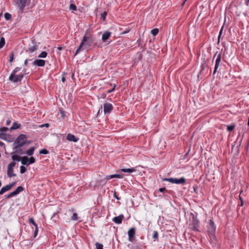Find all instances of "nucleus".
Segmentation results:
<instances>
[{
  "instance_id": "nucleus-1",
  "label": "nucleus",
  "mask_w": 249,
  "mask_h": 249,
  "mask_svg": "<svg viewBox=\"0 0 249 249\" xmlns=\"http://www.w3.org/2000/svg\"><path fill=\"white\" fill-rule=\"evenodd\" d=\"M27 137L24 134H20L15 140L14 145V148H21L26 144Z\"/></svg>"
},
{
  "instance_id": "nucleus-2",
  "label": "nucleus",
  "mask_w": 249,
  "mask_h": 249,
  "mask_svg": "<svg viewBox=\"0 0 249 249\" xmlns=\"http://www.w3.org/2000/svg\"><path fill=\"white\" fill-rule=\"evenodd\" d=\"M91 43L92 42L90 40V38L85 36L82 39V42L79 47L76 51L75 55H76L82 49H87V46H90L91 45Z\"/></svg>"
},
{
  "instance_id": "nucleus-3",
  "label": "nucleus",
  "mask_w": 249,
  "mask_h": 249,
  "mask_svg": "<svg viewBox=\"0 0 249 249\" xmlns=\"http://www.w3.org/2000/svg\"><path fill=\"white\" fill-rule=\"evenodd\" d=\"M221 55L222 54H221V53H218V52H216L213 56V60L215 58H216V59H215V64L213 74H214L218 70V68L219 66V64H220V63L221 62Z\"/></svg>"
},
{
  "instance_id": "nucleus-4",
  "label": "nucleus",
  "mask_w": 249,
  "mask_h": 249,
  "mask_svg": "<svg viewBox=\"0 0 249 249\" xmlns=\"http://www.w3.org/2000/svg\"><path fill=\"white\" fill-rule=\"evenodd\" d=\"M163 180L167 181L172 183L184 184L186 182V179L184 178L179 179L177 178H164Z\"/></svg>"
},
{
  "instance_id": "nucleus-5",
  "label": "nucleus",
  "mask_w": 249,
  "mask_h": 249,
  "mask_svg": "<svg viewBox=\"0 0 249 249\" xmlns=\"http://www.w3.org/2000/svg\"><path fill=\"white\" fill-rule=\"evenodd\" d=\"M216 230V227L214 222L210 220L208 225V232L209 235L213 236L214 235Z\"/></svg>"
},
{
  "instance_id": "nucleus-6",
  "label": "nucleus",
  "mask_w": 249,
  "mask_h": 249,
  "mask_svg": "<svg viewBox=\"0 0 249 249\" xmlns=\"http://www.w3.org/2000/svg\"><path fill=\"white\" fill-rule=\"evenodd\" d=\"M23 77V74H11L9 77V80L13 82L17 83L18 82L20 81Z\"/></svg>"
},
{
  "instance_id": "nucleus-7",
  "label": "nucleus",
  "mask_w": 249,
  "mask_h": 249,
  "mask_svg": "<svg viewBox=\"0 0 249 249\" xmlns=\"http://www.w3.org/2000/svg\"><path fill=\"white\" fill-rule=\"evenodd\" d=\"M135 229L134 228H130L128 231L129 240L133 242L135 239Z\"/></svg>"
},
{
  "instance_id": "nucleus-8",
  "label": "nucleus",
  "mask_w": 249,
  "mask_h": 249,
  "mask_svg": "<svg viewBox=\"0 0 249 249\" xmlns=\"http://www.w3.org/2000/svg\"><path fill=\"white\" fill-rule=\"evenodd\" d=\"M112 109L113 106L111 104L109 103L104 104V111L105 114L110 113Z\"/></svg>"
},
{
  "instance_id": "nucleus-9",
  "label": "nucleus",
  "mask_w": 249,
  "mask_h": 249,
  "mask_svg": "<svg viewBox=\"0 0 249 249\" xmlns=\"http://www.w3.org/2000/svg\"><path fill=\"white\" fill-rule=\"evenodd\" d=\"M27 1V0H17V4L21 11H22L25 8Z\"/></svg>"
},
{
  "instance_id": "nucleus-10",
  "label": "nucleus",
  "mask_w": 249,
  "mask_h": 249,
  "mask_svg": "<svg viewBox=\"0 0 249 249\" xmlns=\"http://www.w3.org/2000/svg\"><path fill=\"white\" fill-rule=\"evenodd\" d=\"M199 227V221L196 218H195L194 217L193 218V223H192V229L194 230V231H197L198 228Z\"/></svg>"
},
{
  "instance_id": "nucleus-11",
  "label": "nucleus",
  "mask_w": 249,
  "mask_h": 249,
  "mask_svg": "<svg viewBox=\"0 0 249 249\" xmlns=\"http://www.w3.org/2000/svg\"><path fill=\"white\" fill-rule=\"evenodd\" d=\"M66 139L70 142H77L79 139L78 138H76L74 135L71 134H68L66 137Z\"/></svg>"
},
{
  "instance_id": "nucleus-12",
  "label": "nucleus",
  "mask_w": 249,
  "mask_h": 249,
  "mask_svg": "<svg viewBox=\"0 0 249 249\" xmlns=\"http://www.w3.org/2000/svg\"><path fill=\"white\" fill-rule=\"evenodd\" d=\"M33 64L34 65L43 67L45 64V61L42 59H36L33 62Z\"/></svg>"
},
{
  "instance_id": "nucleus-13",
  "label": "nucleus",
  "mask_w": 249,
  "mask_h": 249,
  "mask_svg": "<svg viewBox=\"0 0 249 249\" xmlns=\"http://www.w3.org/2000/svg\"><path fill=\"white\" fill-rule=\"evenodd\" d=\"M124 218V216L123 214L120 215L118 216H116L113 218V221L117 223V224H121L122 222V220Z\"/></svg>"
},
{
  "instance_id": "nucleus-14",
  "label": "nucleus",
  "mask_w": 249,
  "mask_h": 249,
  "mask_svg": "<svg viewBox=\"0 0 249 249\" xmlns=\"http://www.w3.org/2000/svg\"><path fill=\"white\" fill-rule=\"evenodd\" d=\"M23 188L22 186H18L17 188V189L13 192H11L12 196H14L18 194L20 192H22L23 190Z\"/></svg>"
},
{
  "instance_id": "nucleus-15",
  "label": "nucleus",
  "mask_w": 249,
  "mask_h": 249,
  "mask_svg": "<svg viewBox=\"0 0 249 249\" xmlns=\"http://www.w3.org/2000/svg\"><path fill=\"white\" fill-rule=\"evenodd\" d=\"M123 177V175H121V174H114V175H109V176H107L106 177V179H107V180H109L110 179H111V178H121Z\"/></svg>"
},
{
  "instance_id": "nucleus-16",
  "label": "nucleus",
  "mask_w": 249,
  "mask_h": 249,
  "mask_svg": "<svg viewBox=\"0 0 249 249\" xmlns=\"http://www.w3.org/2000/svg\"><path fill=\"white\" fill-rule=\"evenodd\" d=\"M13 168H7V176L9 178H11L12 177L16 176V174L13 173Z\"/></svg>"
},
{
  "instance_id": "nucleus-17",
  "label": "nucleus",
  "mask_w": 249,
  "mask_h": 249,
  "mask_svg": "<svg viewBox=\"0 0 249 249\" xmlns=\"http://www.w3.org/2000/svg\"><path fill=\"white\" fill-rule=\"evenodd\" d=\"M111 33L109 32H105L102 35V40L103 41L106 42L107 39L110 37Z\"/></svg>"
},
{
  "instance_id": "nucleus-18",
  "label": "nucleus",
  "mask_w": 249,
  "mask_h": 249,
  "mask_svg": "<svg viewBox=\"0 0 249 249\" xmlns=\"http://www.w3.org/2000/svg\"><path fill=\"white\" fill-rule=\"evenodd\" d=\"M11 189L10 188V186H8V185H7L4 187H3L0 191V195H2L3 194H4V193H5L6 192L10 190Z\"/></svg>"
},
{
  "instance_id": "nucleus-19",
  "label": "nucleus",
  "mask_w": 249,
  "mask_h": 249,
  "mask_svg": "<svg viewBox=\"0 0 249 249\" xmlns=\"http://www.w3.org/2000/svg\"><path fill=\"white\" fill-rule=\"evenodd\" d=\"M121 171L124 173H132L135 172L136 171V169L135 168L128 169L122 168L121 169Z\"/></svg>"
},
{
  "instance_id": "nucleus-20",
  "label": "nucleus",
  "mask_w": 249,
  "mask_h": 249,
  "mask_svg": "<svg viewBox=\"0 0 249 249\" xmlns=\"http://www.w3.org/2000/svg\"><path fill=\"white\" fill-rule=\"evenodd\" d=\"M21 162L22 165H26L27 164V162L29 160V158L26 156H24L21 158Z\"/></svg>"
},
{
  "instance_id": "nucleus-21",
  "label": "nucleus",
  "mask_w": 249,
  "mask_h": 249,
  "mask_svg": "<svg viewBox=\"0 0 249 249\" xmlns=\"http://www.w3.org/2000/svg\"><path fill=\"white\" fill-rule=\"evenodd\" d=\"M37 49V45H34L32 47H29L27 51L30 52L31 53H33L34 51H36Z\"/></svg>"
},
{
  "instance_id": "nucleus-22",
  "label": "nucleus",
  "mask_w": 249,
  "mask_h": 249,
  "mask_svg": "<svg viewBox=\"0 0 249 249\" xmlns=\"http://www.w3.org/2000/svg\"><path fill=\"white\" fill-rule=\"evenodd\" d=\"M20 126V124H18L17 123L15 122L13 123L12 126L10 128V129L14 130V129H17L18 128H19Z\"/></svg>"
},
{
  "instance_id": "nucleus-23",
  "label": "nucleus",
  "mask_w": 249,
  "mask_h": 249,
  "mask_svg": "<svg viewBox=\"0 0 249 249\" xmlns=\"http://www.w3.org/2000/svg\"><path fill=\"white\" fill-rule=\"evenodd\" d=\"M35 148L34 147H31L28 150L25 152V153L28 156H32L33 155Z\"/></svg>"
},
{
  "instance_id": "nucleus-24",
  "label": "nucleus",
  "mask_w": 249,
  "mask_h": 249,
  "mask_svg": "<svg viewBox=\"0 0 249 249\" xmlns=\"http://www.w3.org/2000/svg\"><path fill=\"white\" fill-rule=\"evenodd\" d=\"M12 159L13 160L19 161L20 160L21 157L18 155H12Z\"/></svg>"
},
{
  "instance_id": "nucleus-25",
  "label": "nucleus",
  "mask_w": 249,
  "mask_h": 249,
  "mask_svg": "<svg viewBox=\"0 0 249 249\" xmlns=\"http://www.w3.org/2000/svg\"><path fill=\"white\" fill-rule=\"evenodd\" d=\"M5 43L4 38L3 37H1L0 40V49H1L4 46Z\"/></svg>"
},
{
  "instance_id": "nucleus-26",
  "label": "nucleus",
  "mask_w": 249,
  "mask_h": 249,
  "mask_svg": "<svg viewBox=\"0 0 249 249\" xmlns=\"http://www.w3.org/2000/svg\"><path fill=\"white\" fill-rule=\"evenodd\" d=\"M47 55V53L45 51H43L40 53L38 55V57L39 58H45Z\"/></svg>"
},
{
  "instance_id": "nucleus-27",
  "label": "nucleus",
  "mask_w": 249,
  "mask_h": 249,
  "mask_svg": "<svg viewBox=\"0 0 249 249\" xmlns=\"http://www.w3.org/2000/svg\"><path fill=\"white\" fill-rule=\"evenodd\" d=\"M14 149L15 150V153H17L18 154L22 155V154H23V153L22 152V151L20 149V148H14Z\"/></svg>"
},
{
  "instance_id": "nucleus-28",
  "label": "nucleus",
  "mask_w": 249,
  "mask_h": 249,
  "mask_svg": "<svg viewBox=\"0 0 249 249\" xmlns=\"http://www.w3.org/2000/svg\"><path fill=\"white\" fill-rule=\"evenodd\" d=\"M151 34L154 36H156L158 33H159V29H157V28H155L154 29H152L151 31Z\"/></svg>"
},
{
  "instance_id": "nucleus-29",
  "label": "nucleus",
  "mask_w": 249,
  "mask_h": 249,
  "mask_svg": "<svg viewBox=\"0 0 249 249\" xmlns=\"http://www.w3.org/2000/svg\"><path fill=\"white\" fill-rule=\"evenodd\" d=\"M95 246L96 249H103V246L102 244L96 242L95 243Z\"/></svg>"
},
{
  "instance_id": "nucleus-30",
  "label": "nucleus",
  "mask_w": 249,
  "mask_h": 249,
  "mask_svg": "<svg viewBox=\"0 0 249 249\" xmlns=\"http://www.w3.org/2000/svg\"><path fill=\"white\" fill-rule=\"evenodd\" d=\"M70 9L72 11H76L77 10V8L74 4L71 3L70 5Z\"/></svg>"
},
{
  "instance_id": "nucleus-31",
  "label": "nucleus",
  "mask_w": 249,
  "mask_h": 249,
  "mask_svg": "<svg viewBox=\"0 0 249 249\" xmlns=\"http://www.w3.org/2000/svg\"><path fill=\"white\" fill-rule=\"evenodd\" d=\"M28 161V164H33L35 162V159L33 157H31L29 159Z\"/></svg>"
},
{
  "instance_id": "nucleus-32",
  "label": "nucleus",
  "mask_w": 249,
  "mask_h": 249,
  "mask_svg": "<svg viewBox=\"0 0 249 249\" xmlns=\"http://www.w3.org/2000/svg\"><path fill=\"white\" fill-rule=\"evenodd\" d=\"M26 168L24 166H21L20 167V172L21 174L24 173L26 171Z\"/></svg>"
},
{
  "instance_id": "nucleus-33",
  "label": "nucleus",
  "mask_w": 249,
  "mask_h": 249,
  "mask_svg": "<svg viewBox=\"0 0 249 249\" xmlns=\"http://www.w3.org/2000/svg\"><path fill=\"white\" fill-rule=\"evenodd\" d=\"M48 153H49V151L45 149H42L41 150H40V151H39V153L41 154L46 155V154H48Z\"/></svg>"
},
{
  "instance_id": "nucleus-34",
  "label": "nucleus",
  "mask_w": 249,
  "mask_h": 249,
  "mask_svg": "<svg viewBox=\"0 0 249 249\" xmlns=\"http://www.w3.org/2000/svg\"><path fill=\"white\" fill-rule=\"evenodd\" d=\"M107 15V13L106 11H104L101 15V18L103 20H105L106 19V16Z\"/></svg>"
},
{
  "instance_id": "nucleus-35",
  "label": "nucleus",
  "mask_w": 249,
  "mask_h": 249,
  "mask_svg": "<svg viewBox=\"0 0 249 249\" xmlns=\"http://www.w3.org/2000/svg\"><path fill=\"white\" fill-rule=\"evenodd\" d=\"M21 68L19 67H16L12 71L11 74H16L18 71L20 70Z\"/></svg>"
},
{
  "instance_id": "nucleus-36",
  "label": "nucleus",
  "mask_w": 249,
  "mask_h": 249,
  "mask_svg": "<svg viewBox=\"0 0 249 249\" xmlns=\"http://www.w3.org/2000/svg\"><path fill=\"white\" fill-rule=\"evenodd\" d=\"M3 140L7 141L8 142H11V137L10 135L5 134V139Z\"/></svg>"
},
{
  "instance_id": "nucleus-37",
  "label": "nucleus",
  "mask_w": 249,
  "mask_h": 249,
  "mask_svg": "<svg viewBox=\"0 0 249 249\" xmlns=\"http://www.w3.org/2000/svg\"><path fill=\"white\" fill-rule=\"evenodd\" d=\"M4 17H5L6 19L9 20V19H11V14H10L8 13H6L4 14Z\"/></svg>"
},
{
  "instance_id": "nucleus-38",
  "label": "nucleus",
  "mask_w": 249,
  "mask_h": 249,
  "mask_svg": "<svg viewBox=\"0 0 249 249\" xmlns=\"http://www.w3.org/2000/svg\"><path fill=\"white\" fill-rule=\"evenodd\" d=\"M78 219V216L76 213H73L72 216L71 217V219L72 220H76Z\"/></svg>"
},
{
  "instance_id": "nucleus-39",
  "label": "nucleus",
  "mask_w": 249,
  "mask_h": 249,
  "mask_svg": "<svg viewBox=\"0 0 249 249\" xmlns=\"http://www.w3.org/2000/svg\"><path fill=\"white\" fill-rule=\"evenodd\" d=\"M159 236V234L158 231H154L153 234V238L154 239H158Z\"/></svg>"
},
{
  "instance_id": "nucleus-40",
  "label": "nucleus",
  "mask_w": 249,
  "mask_h": 249,
  "mask_svg": "<svg viewBox=\"0 0 249 249\" xmlns=\"http://www.w3.org/2000/svg\"><path fill=\"white\" fill-rule=\"evenodd\" d=\"M234 127L235 126L233 125H229L228 126L227 130L229 131H231L234 129Z\"/></svg>"
},
{
  "instance_id": "nucleus-41",
  "label": "nucleus",
  "mask_w": 249,
  "mask_h": 249,
  "mask_svg": "<svg viewBox=\"0 0 249 249\" xmlns=\"http://www.w3.org/2000/svg\"><path fill=\"white\" fill-rule=\"evenodd\" d=\"M15 165H16V163L15 162H12L8 164V167L13 168V167L15 166Z\"/></svg>"
},
{
  "instance_id": "nucleus-42",
  "label": "nucleus",
  "mask_w": 249,
  "mask_h": 249,
  "mask_svg": "<svg viewBox=\"0 0 249 249\" xmlns=\"http://www.w3.org/2000/svg\"><path fill=\"white\" fill-rule=\"evenodd\" d=\"M14 53H13V52L11 53L10 55V59H9V61L10 62L13 61V60L14 59Z\"/></svg>"
},
{
  "instance_id": "nucleus-43",
  "label": "nucleus",
  "mask_w": 249,
  "mask_h": 249,
  "mask_svg": "<svg viewBox=\"0 0 249 249\" xmlns=\"http://www.w3.org/2000/svg\"><path fill=\"white\" fill-rule=\"evenodd\" d=\"M8 130V128L5 127H1L0 129V131L1 133H4V132H6Z\"/></svg>"
},
{
  "instance_id": "nucleus-44",
  "label": "nucleus",
  "mask_w": 249,
  "mask_h": 249,
  "mask_svg": "<svg viewBox=\"0 0 249 249\" xmlns=\"http://www.w3.org/2000/svg\"><path fill=\"white\" fill-rule=\"evenodd\" d=\"M206 66V63L205 62L202 63L201 65V71H203L205 69V67Z\"/></svg>"
},
{
  "instance_id": "nucleus-45",
  "label": "nucleus",
  "mask_w": 249,
  "mask_h": 249,
  "mask_svg": "<svg viewBox=\"0 0 249 249\" xmlns=\"http://www.w3.org/2000/svg\"><path fill=\"white\" fill-rule=\"evenodd\" d=\"M0 139H5V134L4 133H0Z\"/></svg>"
},
{
  "instance_id": "nucleus-46",
  "label": "nucleus",
  "mask_w": 249,
  "mask_h": 249,
  "mask_svg": "<svg viewBox=\"0 0 249 249\" xmlns=\"http://www.w3.org/2000/svg\"><path fill=\"white\" fill-rule=\"evenodd\" d=\"M37 233H38V228H36V229H35V231H34V237L35 238L37 236Z\"/></svg>"
},
{
  "instance_id": "nucleus-47",
  "label": "nucleus",
  "mask_w": 249,
  "mask_h": 249,
  "mask_svg": "<svg viewBox=\"0 0 249 249\" xmlns=\"http://www.w3.org/2000/svg\"><path fill=\"white\" fill-rule=\"evenodd\" d=\"M223 29V27H222V28L221 29V30L220 31L219 34L218 36V41H219L220 37L222 34Z\"/></svg>"
},
{
  "instance_id": "nucleus-48",
  "label": "nucleus",
  "mask_w": 249,
  "mask_h": 249,
  "mask_svg": "<svg viewBox=\"0 0 249 249\" xmlns=\"http://www.w3.org/2000/svg\"><path fill=\"white\" fill-rule=\"evenodd\" d=\"M115 87H116V85H114L113 88L112 89H110V90H108L107 91V93H110V92L113 91L115 89Z\"/></svg>"
},
{
  "instance_id": "nucleus-49",
  "label": "nucleus",
  "mask_w": 249,
  "mask_h": 249,
  "mask_svg": "<svg viewBox=\"0 0 249 249\" xmlns=\"http://www.w3.org/2000/svg\"><path fill=\"white\" fill-rule=\"evenodd\" d=\"M49 126V124L47 123V124H44L40 125L39 127H43L44 126L48 127Z\"/></svg>"
},
{
  "instance_id": "nucleus-50",
  "label": "nucleus",
  "mask_w": 249,
  "mask_h": 249,
  "mask_svg": "<svg viewBox=\"0 0 249 249\" xmlns=\"http://www.w3.org/2000/svg\"><path fill=\"white\" fill-rule=\"evenodd\" d=\"M15 184H16V182H12V183L8 184V186H10V189H11Z\"/></svg>"
},
{
  "instance_id": "nucleus-51",
  "label": "nucleus",
  "mask_w": 249,
  "mask_h": 249,
  "mask_svg": "<svg viewBox=\"0 0 249 249\" xmlns=\"http://www.w3.org/2000/svg\"><path fill=\"white\" fill-rule=\"evenodd\" d=\"M29 222L32 223L33 225V224H35V223H36L35 221H34V220L33 219V218H29Z\"/></svg>"
},
{
  "instance_id": "nucleus-52",
  "label": "nucleus",
  "mask_w": 249,
  "mask_h": 249,
  "mask_svg": "<svg viewBox=\"0 0 249 249\" xmlns=\"http://www.w3.org/2000/svg\"><path fill=\"white\" fill-rule=\"evenodd\" d=\"M166 190V188H160L159 191V192H163L164 191H165Z\"/></svg>"
},
{
  "instance_id": "nucleus-53",
  "label": "nucleus",
  "mask_w": 249,
  "mask_h": 249,
  "mask_svg": "<svg viewBox=\"0 0 249 249\" xmlns=\"http://www.w3.org/2000/svg\"><path fill=\"white\" fill-rule=\"evenodd\" d=\"M5 198H9L12 197L11 193H10L9 195L5 196Z\"/></svg>"
},
{
  "instance_id": "nucleus-54",
  "label": "nucleus",
  "mask_w": 249,
  "mask_h": 249,
  "mask_svg": "<svg viewBox=\"0 0 249 249\" xmlns=\"http://www.w3.org/2000/svg\"><path fill=\"white\" fill-rule=\"evenodd\" d=\"M114 196L118 200H119L120 199V197L117 196L116 192H114Z\"/></svg>"
},
{
  "instance_id": "nucleus-55",
  "label": "nucleus",
  "mask_w": 249,
  "mask_h": 249,
  "mask_svg": "<svg viewBox=\"0 0 249 249\" xmlns=\"http://www.w3.org/2000/svg\"><path fill=\"white\" fill-rule=\"evenodd\" d=\"M129 30H126V31H124V32H122V33H121V34H122V35L125 34H126V33H128V32H129Z\"/></svg>"
},
{
  "instance_id": "nucleus-56",
  "label": "nucleus",
  "mask_w": 249,
  "mask_h": 249,
  "mask_svg": "<svg viewBox=\"0 0 249 249\" xmlns=\"http://www.w3.org/2000/svg\"><path fill=\"white\" fill-rule=\"evenodd\" d=\"M61 81L63 82H64L65 81V78L64 76H63L61 78Z\"/></svg>"
},
{
  "instance_id": "nucleus-57",
  "label": "nucleus",
  "mask_w": 249,
  "mask_h": 249,
  "mask_svg": "<svg viewBox=\"0 0 249 249\" xmlns=\"http://www.w3.org/2000/svg\"><path fill=\"white\" fill-rule=\"evenodd\" d=\"M27 64H28V60L27 59H26L24 61V65L25 66H27Z\"/></svg>"
},
{
  "instance_id": "nucleus-58",
  "label": "nucleus",
  "mask_w": 249,
  "mask_h": 249,
  "mask_svg": "<svg viewBox=\"0 0 249 249\" xmlns=\"http://www.w3.org/2000/svg\"><path fill=\"white\" fill-rule=\"evenodd\" d=\"M10 121L9 120H7V121H6V124H10Z\"/></svg>"
},
{
  "instance_id": "nucleus-59",
  "label": "nucleus",
  "mask_w": 249,
  "mask_h": 249,
  "mask_svg": "<svg viewBox=\"0 0 249 249\" xmlns=\"http://www.w3.org/2000/svg\"><path fill=\"white\" fill-rule=\"evenodd\" d=\"M33 225L35 227V228H36L35 229H36V228H38L37 225L36 223H35V224H33Z\"/></svg>"
},
{
  "instance_id": "nucleus-60",
  "label": "nucleus",
  "mask_w": 249,
  "mask_h": 249,
  "mask_svg": "<svg viewBox=\"0 0 249 249\" xmlns=\"http://www.w3.org/2000/svg\"><path fill=\"white\" fill-rule=\"evenodd\" d=\"M57 49L59 50H62V47H59L57 48Z\"/></svg>"
},
{
  "instance_id": "nucleus-61",
  "label": "nucleus",
  "mask_w": 249,
  "mask_h": 249,
  "mask_svg": "<svg viewBox=\"0 0 249 249\" xmlns=\"http://www.w3.org/2000/svg\"><path fill=\"white\" fill-rule=\"evenodd\" d=\"M3 144V143L0 141V146H2Z\"/></svg>"
},
{
  "instance_id": "nucleus-62",
  "label": "nucleus",
  "mask_w": 249,
  "mask_h": 249,
  "mask_svg": "<svg viewBox=\"0 0 249 249\" xmlns=\"http://www.w3.org/2000/svg\"><path fill=\"white\" fill-rule=\"evenodd\" d=\"M240 200H241V205H243V201H242V199H241V197H240Z\"/></svg>"
},
{
  "instance_id": "nucleus-63",
  "label": "nucleus",
  "mask_w": 249,
  "mask_h": 249,
  "mask_svg": "<svg viewBox=\"0 0 249 249\" xmlns=\"http://www.w3.org/2000/svg\"><path fill=\"white\" fill-rule=\"evenodd\" d=\"M247 4L249 2V0H246Z\"/></svg>"
},
{
  "instance_id": "nucleus-64",
  "label": "nucleus",
  "mask_w": 249,
  "mask_h": 249,
  "mask_svg": "<svg viewBox=\"0 0 249 249\" xmlns=\"http://www.w3.org/2000/svg\"><path fill=\"white\" fill-rule=\"evenodd\" d=\"M73 76H74V73H72V78H73Z\"/></svg>"
}]
</instances>
